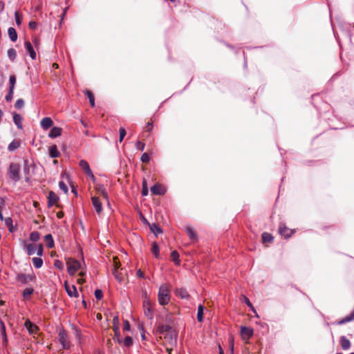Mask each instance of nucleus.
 <instances>
[{
	"label": "nucleus",
	"mask_w": 354,
	"mask_h": 354,
	"mask_svg": "<svg viewBox=\"0 0 354 354\" xmlns=\"http://www.w3.org/2000/svg\"><path fill=\"white\" fill-rule=\"evenodd\" d=\"M25 47L28 53L30 54V57L32 59H36V53L35 52L31 43L29 41H25Z\"/></svg>",
	"instance_id": "obj_15"
},
{
	"label": "nucleus",
	"mask_w": 354,
	"mask_h": 354,
	"mask_svg": "<svg viewBox=\"0 0 354 354\" xmlns=\"http://www.w3.org/2000/svg\"><path fill=\"white\" fill-rule=\"evenodd\" d=\"M151 252L156 257H159V247L156 243H153L151 246Z\"/></svg>",
	"instance_id": "obj_34"
},
{
	"label": "nucleus",
	"mask_w": 354,
	"mask_h": 354,
	"mask_svg": "<svg viewBox=\"0 0 354 354\" xmlns=\"http://www.w3.org/2000/svg\"><path fill=\"white\" fill-rule=\"evenodd\" d=\"M219 354H224L223 350L222 349L221 346H219Z\"/></svg>",
	"instance_id": "obj_64"
},
{
	"label": "nucleus",
	"mask_w": 354,
	"mask_h": 354,
	"mask_svg": "<svg viewBox=\"0 0 354 354\" xmlns=\"http://www.w3.org/2000/svg\"><path fill=\"white\" fill-rule=\"evenodd\" d=\"M19 147V142L18 141H12L9 145H8V149L10 151H14L17 149Z\"/></svg>",
	"instance_id": "obj_38"
},
{
	"label": "nucleus",
	"mask_w": 354,
	"mask_h": 354,
	"mask_svg": "<svg viewBox=\"0 0 354 354\" xmlns=\"http://www.w3.org/2000/svg\"><path fill=\"white\" fill-rule=\"evenodd\" d=\"M244 302L251 308L253 312H255L254 308L252 306V303L250 301L249 299L245 296H243Z\"/></svg>",
	"instance_id": "obj_50"
},
{
	"label": "nucleus",
	"mask_w": 354,
	"mask_h": 354,
	"mask_svg": "<svg viewBox=\"0 0 354 354\" xmlns=\"http://www.w3.org/2000/svg\"><path fill=\"white\" fill-rule=\"evenodd\" d=\"M150 160V156L147 153H144L141 156V161L144 163H147Z\"/></svg>",
	"instance_id": "obj_44"
},
{
	"label": "nucleus",
	"mask_w": 354,
	"mask_h": 354,
	"mask_svg": "<svg viewBox=\"0 0 354 354\" xmlns=\"http://www.w3.org/2000/svg\"><path fill=\"white\" fill-rule=\"evenodd\" d=\"M59 201V197L57 196V194L53 192V191H50L48 194V206L51 207L54 205H55Z\"/></svg>",
	"instance_id": "obj_10"
},
{
	"label": "nucleus",
	"mask_w": 354,
	"mask_h": 354,
	"mask_svg": "<svg viewBox=\"0 0 354 354\" xmlns=\"http://www.w3.org/2000/svg\"><path fill=\"white\" fill-rule=\"evenodd\" d=\"M77 283H80V284H81V283H83L84 282V279H82V278H79V279H77Z\"/></svg>",
	"instance_id": "obj_63"
},
{
	"label": "nucleus",
	"mask_w": 354,
	"mask_h": 354,
	"mask_svg": "<svg viewBox=\"0 0 354 354\" xmlns=\"http://www.w3.org/2000/svg\"><path fill=\"white\" fill-rule=\"evenodd\" d=\"M339 342L344 350H348L351 347V342L344 336L340 337Z\"/></svg>",
	"instance_id": "obj_19"
},
{
	"label": "nucleus",
	"mask_w": 354,
	"mask_h": 354,
	"mask_svg": "<svg viewBox=\"0 0 354 354\" xmlns=\"http://www.w3.org/2000/svg\"><path fill=\"white\" fill-rule=\"evenodd\" d=\"M32 263H33L34 266L36 268H39L43 265V260L39 257H34L32 259Z\"/></svg>",
	"instance_id": "obj_31"
},
{
	"label": "nucleus",
	"mask_w": 354,
	"mask_h": 354,
	"mask_svg": "<svg viewBox=\"0 0 354 354\" xmlns=\"http://www.w3.org/2000/svg\"><path fill=\"white\" fill-rule=\"evenodd\" d=\"M80 166L86 171V173L91 177L94 178L93 172L89 167L88 162L84 160L80 162Z\"/></svg>",
	"instance_id": "obj_14"
},
{
	"label": "nucleus",
	"mask_w": 354,
	"mask_h": 354,
	"mask_svg": "<svg viewBox=\"0 0 354 354\" xmlns=\"http://www.w3.org/2000/svg\"><path fill=\"white\" fill-rule=\"evenodd\" d=\"M147 128L148 131H150L151 129V128H152V124L150 123V122H148L147 125Z\"/></svg>",
	"instance_id": "obj_62"
},
{
	"label": "nucleus",
	"mask_w": 354,
	"mask_h": 354,
	"mask_svg": "<svg viewBox=\"0 0 354 354\" xmlns=\"http://www.w3.org/2000/svg\"><path fill=\"white\" fill-rule=\"evenodd\" d=\"M49 154L51 158H57L60 156V153L56 145H53L50 147Z\"/></svg>",
	"instance_id": "obj_22"
},
{
	"label": "nucleus",
	"mask_w": 354,
	"mask_h": 354,
	"mask_svg": "<svg viewBox=\"0 0 354 354\" xmlns=\"http://www.w3.org/2000/svg\"><path fill=\"white\" fill-rule=\"evenodd\" d=\"M19 171V165L17 163L12 162L10 165L8 171L10 178L15 182L19 181L20 180Z\"/></svg>",
	"instance_id": "obj_3"
},
{
	"label": "nucleus",
	"mask_w": 354,
	"mask_h": 354,
	"mask_svg": "<svg viewBox=\"0 0 354 354\" xmlns=\"http://www.w3.org/2000/svg\"><path fill=\"white\" fill-rule=\"evenodd\" d=\"M119 326H120L119 318L118 316H115L113 319V330L115 331L116 335H118L119 333Z\"/></svg>",
	"instance_id": "obj_25"
},
{
	"label": "nucleus",
	"mask_w": 354,
	"mask_h": 354,
	"mask_svg": "<svg viewBox=\"0 0 354 354\" xmlns=\"http://www.w3.org/2000/svg\"><path fill=\"white\" fill-rule=\"evenodd\" d=\"M4 221H5V224L8 227L9 231L11 232H13L14 227L12 225V219L10 217H8V218H5Z\"/></svg>",
	"instance_id": "obj_35"
},
{
	"label": "nucleus",
	"mask_w": 354,
	"mask_h": 354,
	"mask_svg": "<svg viewBox=\"0 0 354 354\" xmlns=\"http://www.w3.org/2000/svg\"><path fill=\"white\" fill-rule=\"evenodd\" d=\"M262 241L263 243H272L273 241V236L268 232H263L261 235Z\"/></svg>",
	"instance_id": "obj_21"
},
{
	"label": "nucleus",
	"mask_w": 354,
	"mask_h": 354,
	"mask_svg": "<svg viewBox=\"0 0 354 354\" xmlns=\"http://www.w3.org/2000/svg\"><path fill=\"white\" fill-rule=\"evenodd\" d=\"M62 132V129L57 127H54L50 131L48 136L51 138H57L61 136Z\"/></svg>",
	"instance_id": "obj_17"
},
{
	"label": "nucleus",
	"mask_w": 354,
	"mask_h": 354,
	"mask_svg": "<svg viewBox=\"0 0 354 354\" xmlns=\"http://www.w3.org/2000/svg\"><path fill=\"white\" fill-rule=\"evenodd\" d=\"M24 106V101L22 99H19L16 101L15 106L17 109H21Z\"/></svg>",
	"instance_id": "obj_42"
},
{
	"label": "nucleus",
	"mask_w": 354,
	"mask_h": 354,
	"mask_svg": "<svg viewBox=\"0 0 354 354\" xmlns=\"http://www.w3.org/2000/svg\"><path fill=\"white\" fill-rule=\"evenodd\" d=\"M203 310L204 307L203 305H199L198 307V312H197V319L199 322H202L203 320Z\"/></svg>",
	"instance_id": "obj_30"
},
{
	"label": "nucleus",
	"mask_w": 354,
	"mask_h": 354,
	"mask_svg": "<svg viewBox=\"0 0 354 354\" xmlns=\"http://www.w3.org/2000/svg\"><path fill=\"white\" fill-rule=\"evenodd\" d=\"M66 266L70 275H73L80 268V263L72 258L67 259Z\"/></svg>",
	"instance_id": "obj_4"
},
{
	"label": "nucleus",
	"mask_w": 354,
	"mask_h": 354,
	"mask_svg": "<svg viewBox=\"0 0 354 354\" xmlns=\"http://www.w3.org/2000/svg\"><path fill=\"white\" fill-rule=\"evenodd\" d=\"M15 17L16 24L18 26H20L21 24V21H22V16H21V15L19 12H15Z\"/></svg>",
	"instance_id": "obj_41"
},
{
	"label": "nucleus",
	"mask_w": 354,
	"mask_h": 354,
	"mask_svg": "<svg viewBox=\"0 0 354 354\" xmlns=\"http://www.w3.org/2000/svg\"><path fill=\"white\" fill-rule=\"evenodd\" d=\"M186 232L190 239H192V241L197 240L196 233L192 227H187Z\"/></svg>",
	"instance_id": "obj_23"
},
{
	"label": "nucleus",
	"mask_w": 354,
	"mask_h": 354,
	"mask_svg": "<svg viewBox=\"0 0 354 354\" xmlns=\"http://www.w3.org/2000/svg\"><path fill=\"white\" fill-rule=\"evenodd\" d=\"M40 235L38 232H32L30 233V239L33 242H36L39 239Z\"/></svg>",
	"instance_id": "obj_37"
},
{
	"label": "nucleus",
	"mask_w": 354,
	"mask_h": 354,
	"mask_svg": "<svg viewBox=\"0 0 354 354\" xmlns=\"http://www.w3.org/2000/svg\"><path fill=\"white\" fill-rule=\"evenodd\" d=\"M175 293L177 296L180 297L182 299H188L189 297V295L187 290L183 288H176L175 290Z\"/></svg>",
	"instance_id": "obj_16"
},
{
	"label": "nucleus",
	"mask_w": 354,
	"mask_h": 354,
	"mask_svg": "<svg viewBox=\"0 0 354 354\" xmlns=\"http://www.w3.org/2000/svg\"><path fill=\"white\" fill-rule=\"evenodd\" d=\"M13 120H14L15 124L17 126V127L19 129L22 128V124H21L22 117L19 114L15 113L13 115Z\"/></svg>",
	"instance_id": "obj_24"
},
{
	"label": "nucleus",
	"mask_w": 354,
	"mask_h": 354,
	"mask_svg": "<svg viewBox=\"0 0 354 354\" xmlns=\"http://www.w3.org/2000/svg\"><path fill=\"white\" fill-rule=\"evenodd\" d=\"M8 56L11 60H14L16 57V51L14 48H10L8 50Z\"/></svg>",
	"instance_id": "obj_40"
},
{
	"label": "nucleus",
	"mask_w": 354,
	"mask_h": 354,
	"mask_svg": "<svg viewBox=\"0 0 354 354\" xmlns=\"http://www.w3.org/2000/svg\"><path fill=\"white\" fill-rule=\"evenodd\" d=\"M59 187L65 194L68 193V187L63 181L59 183Z\"/></svg>",
	"instance_id": "obj_45"
},
{
	"label": "nucleus",
	"mask_w": 354,
	"mask_h": 354,
	"mask_svg": "<svg viewBox=\"0 0 354 354\" xmlns=\"http://www.w3.org/2000/svg\"><path fill=\"white\" fill-rule=\"evenodd\" d=\"M171 258L176 265L180 263L179 254L176 250H174L171 253Z\"/></svg>",
	"instance_id": "obj_32"
},
{
	"label": "nucleus",
	"mask_w": 354,
	"mask_h": 354,
	"mask_svg": "<svg viewBox=\"0 0 354 354\" xmlns=\"http://www.w3.org/2000/svg\"><path fill=\"white\" fill-rule=\"evenodd\" d=\"M95 297L97 299L100 300L102 298V292L100 289H97L95 291Z\"/></svg>",
	"instance_id": "obj_52"
},
{
	"label": "nucleus",
	"mask_w": 354,
	"mask_h": 354,
	"mask_svg": "<svg viewBox=\"0 0 354 354\" xmlns=\"http://www.w3.org/2000/svg\"><path fill=\"white\" fill-rule=\"evenodd\" d=\"M136 276L138 278H144L145 277L144 272L140 269L137 270Z\"/></svg>",
	"instance_id": "obj_57"
},
{
	"label": "nucleus",
	"mask_w": 354,
	"mask_h": 354,
	"mask_svg": "<svg viewBox=\"0 0 354 354\" xmlns=\"http://www.w3.org/2000/svg\"><path fill=\"white\" fill-rule=\"evenodd\" d=\"M57 216L59 218H61L64 216V212H57Z\"/></svg>",
	"instance_id": "obj_61"
},
{
	"label": "nucleus",
	"mask_w": 354,
	"mask_h": 354,
	"mask_svg": "<svg viewBox=\"0 0 354 354\" xmlns=\"http://www.w3.org/2000/svg\"><path fill=\"white\" fill-rule=\"evenodd\" d=\"M16 76L15 75H11L9 78V90H13L15 89V86L16 83Z\"/></svg>",
	"instance_id": "obj_33"
},
{
	"label": "nucleus",
	"mask_w": 354,
	"mask_h": 354,
	"mask_svg": "<svg viewBox=\"0 0 354 354\" xmlns=\"http://www.w3.org/2000/svg\"><path fill=\"white\" fill-rule=\"evenodd\" d=\"M8 35L12 41H15L17 39V34L14 28H9L8 30Z\"/></svg>",
	"instance_id": "obj_26"
},
{
	"label": "nucleus",
	"mask_w": 354,
	"mask_h": 354,
	"mask_svg": "<svg viewBox=\"0 0 354 354\" xmlns=\"http://www.w3.org/2000/svg\"><path fill=\"white\" fill-rule=\"evenodd\" d=\"M241 335L244 340L249 339L253 335V329L250 327L242 326L241 328Z\"/></svg>",
	"instance_id": "obj_7"
},
{
	"label": "nucleus",
	"mask_w": 354,
	"mask_h": 354,
	"mask_svg": "<svg viewBox=\"0 0 354 354\" xmlns=\"http://www.w3.org/2000/svg\"><path fill=\"white\" fill-rule=\"evenodd\" d=\"M278 232L281 236H283L285 239H288L295 234V230L288 228L284 223H280Z\"/></svg>",
	"instance_id": "obj_5"
},
{
	"label": "nucleus",
	"mask_w": 354,
	"mask_h": 354,
	"mask_svg": "<svg viewBox=\"0 0 354 354\" xmlns=\"http://www.w3.org/2000/svg\"><path fill=\"white\" fill-rule=\"evenodd\" d=\"M145 144L143 143V142H141L140 141H138L136 142V148L138 149V150H140V151H143L144 149H145Z\"/></svg>",
	"instance_id": "obj_54"
},
{
	"label": "nucleus",
	"mask_w": 354,
	"mask_h": 354,
	"mask_svg": "<svg viewBox=\"0 0 354 354\" xmlns=\"http://www.w3.org/2000/svg\"><path fill=\"white\" fill-rule=\"evenodd\" d=\"M119 132H120L119 142H122L124 138L127 135V132H126V130L123 127H121L120 129Z\"/></svg>",
	"instance_id": "obj_43"
},
{
	"label": "nucleus",
	"mask_w": 354,
	"mask_h": 354,
	"mask_svg": "<svg viewBox=\"0 0 354 354\" xmlns=\"http://www.w3.org/2000/svg\"><path fill=\"white\" fill-rule=\"evenodd\" d=\"M53 124V122L52 119L49 117H46L43 118L41 121V126L44 129L46 130L52 127Z\"/></svg>",
	"instance_id": "obj_13"
},
{
	"label": "nucleus",
	"mask_w": 354,
	"mask_h": 354,
	"mask_svg": "<svg viewBox=\"0 0 354 354\" xmlns=\"http://www.w3.org/2000/svg\"><path fill=\"white\" fill-rule=\"evenodd\" d=\"M25 245L28 255H33L36 252V245L33 244H26Z\"/></svg>",
	"instance_id": "obj_28"
},
{
	"label": "nucleus",
	"mask_w": 354,
	"mask_h": 354,
	"mask_svg": "<svg viewBox=\"0 0 354 354\" xmlns=\"http://www.w3.org/2000/svg\"><path fill=\"white\" fill-rule=\"evenodd\" d=\"M36 251H37V254L38 256H41L42 254H43V247H42V245L41 244H39L37 247V248H36Z\"/></svg>",
	"instance_id": "obj_55"
},
{
	"label": "nucleus",
	"mask_w": 354,
	"mask_h": 354,
	"mask_svg": "<svg viewBox=\"0 0 354 354\" xmlns=\"http://www.w3.org/2000/svg\"><path fill=\"white\" fill-rule=\"evenodd\" d=\"M33 288H26L23 291V296L24 297L26 298L29 296H30L33 292Z\"/></svg>",
	"instance_id": "obj_39"
},
{
	"label": "nucleus",
	"mask_w": 354,
	"mask_h": 354,
	"mask_svg": "<svg viewBox=\"0 0 354 354\" xmlns=\"http://www.w3.org/2000/svg\"><path fill=\"white\" fill-rule=\"evenodd\" d=\"M142 194L143 196H147L148 194V189H147L146 180H144L143 183H142Z\"/></svg>",
	"instance_id": "obj_49"
},
{
	"label": "nucleus",
	"mask_w": 354,
	"mask_h": 354,
	"mask_svg": "<svg viewBox=\"0 0 354 354\" xmlns=\"http://www.w3.org/2000/svg\"><path fill=\"white\" fill-rule=\"evenodd\" d=\"M46 245L48 248H52L54 246V241L51 234H47L44 236Z\"/></svg>",
	"instance_id": "obj_27"
},
{
	"label": "nucleus",
	"mask_w": 354,
	"mask_h": 354,
	"mask_svg": "<svg viewBox=\"0 0 354 354\" xmlns=\"http://www.w3.org/2000/svg\"><path fill=\"white\" fill-rule=\"evenodd\" d=\"M26 328L28 329L30 333L33 334L35 333L37 330V327L36 325H35L33 323H32L30 320H26L24 324Z\"/></svg>",
	"instance_id": "obj_18"
},
{
	"label": "nucleus",
	"mask_w": 354,
	"mask_h": 354,
	"mask_svg": "<svg viewBox=\"0 0 354 354\" xmlns=\"http://www.w3.org/2000/svg\"><path fill=\"white\" fill-rule=\"evenodd\" d=\"M98 194L102 196L109 203V196L106 190L103 187H99L97 189Z\"/></svg>",
	"instance_id": "obj_36"
},
{
	"label": "nucleus",
	"mask_w": 354,
	"mask_h": 354,
	"mask_svg": "<svg viewBox=\"0 0 354 354\" xmlns=\"http://www.w3.org/2000/svg\"><path fill=\"white\" fill-rule=\"evenodd\" d=\"M170 290L167 284L162 285L159 288L158 300L160 305L165 306L170 301Z\"/></svg>",
	"instance_id": "obj_1"
},
{
	"label": "nucleus",
	"mask_w": 354,
	"mask_h": 354,
	"mask_svg": "<svg viewBox=\"0 0 354 354\" xmlns=\"http://www.w3.org/2000/svg\"><path fill=\"white\" fill-rule=\"evenodd\" d=\"M92 204L95 211L100 214L102 212V203L100 198L97 196L92 197Z\"/></svg>",
	"instance_id": "obj_12"
},
{
	"label": "nucleus",
	"mask_w": 354,
	"mask_h": 354,
	"mask_svg": "<svg viewBox=\"0 0 354 354\" xmlns=\"http://www.w3.org/2000/svg\"><path fill=\"white\" fill-rule=\"evenodd\" d=\"M73 328L75 330V336L79 338L80 335V330L77 328L75 326H73Z\"/></svg>",
	"instance_id": "obj_59"
},
{
	"label": "nucleus",
	"mask_w": 354,
	"mask_h": 354,
	"mask_svg": "<svg viewBox=\"0 0 354 354\" xmlns=\"http://www.w3.org/2000/svg\"><path fill=\"white\" fill-rule=\"evenodd\" d=\"M132 343V339L131 337L127 336L123 340V345L125 346H130Z\"/></svg>",
	"instance_id": "obj_47"
},
{
	"label": "nucleus",
	"mask_w": 354,
	"mask_h": 354,
	"mask_svg": "<svg viewBox=\"0 0 354 354\" xmlns=\"http://www.w3.org/2000/svg\"><path fill=\"white\" fill-rule=\"evenodd\" d=\"M54 266H55V267L57 268L59 270H62L64 268V264L59 260L55 261V263H54Z\"/></svg>",
	"instance_id": "obj_53"
},
{
	"label": "nucleus",
	"mask_w": 354,
	"mask_h": 354,
	"mask_svg": "<svg viewBox=\"0 0 354 354\" xmlns=\"http://www.w3.org/2000/svg\"><path fill=\"white\" fill-rule=\"evenodd\" d=\"M157 331L159 334L164 335L165 338H167L171 341L173 339L176 340V334H175L174 330L169 325H160L158 326Z\"/></svg>",
	"instance_id": "obj_2"
},
{
	"label": "nucleus",
	"mask_w": 354,
	"mask_h": 354,
	"mask_svg": "<svg viewBox=\"0 0 354 354\" xmlns=\"http://www.w3.org/2000/svg\"><path fill=\"white\" fill-rule=\"evenodd\" d=\"M138 214H139V216H140V220L142 221V222L144 223V224H147V225H149V223H148L147 220L145 218V217L142 215V212L140 211H138Z\"/></svg>",
	"instance_id": "obj_56"
},
{
	"label": "nucleus",
	"mask_w": 354,
	"mask_h": 354,
	"mask_svg": "<svg viewBox=\"0 0 354 354\" xmlns=\"http://www.w3.org/2000/svg\"><path fill=\"white\" fill-rule=\"evenodd\" d=\"M131 330V324L129 322L127 319L124 320V325H123V330L124 331H129Z\"/></svg>",
	"instance_id": "obj_48"
},
{
	"label": "nucleus",
	"mask_w": 354,
	"mask_h": 354,
	"mask_svg": "<svg viewBox=\"0 0 354 354\" xmlns=\"http://www.w3.org/2000/svg\"><path fill=\"white\" fill-rule=\"evenodd\" d=\"M118 263L116 261V259H115V269L113 272V274L115 275V278L119 281H121L122 279L119 277L118 272L116 271V269L118 268Z\"/></svg>",
	"instance_id": "obj_46"
},
{
	"label": "nucleus",
	"mask_w": 354,
	"mask_h": 354,
	"mask_svg": "<svg viewBox=\"0 0 354 354\" xmlns=\"http://www.w3.org/2000/svg\"><path fill=\"white\" fill-rule=\"evenodd\" d=\"M151 192L155 195H163L165 192V189L161 185L156 184L151 187Z\"/></svg>",
	"instance_id": "obj_11"
},
{
	"label": "nucleus",
	"mask_w": 354,
	"mask_h": 354,
	"mask_svg": "<svg viewBox=\"0 0 354 354\" xmlns=\"http://www.w3.org/2000/svg\"><path fill=\"white\" fill-rule=\"evenodd\" d=\"M151 231L156 235L158 236L159 234L162 232L161 228L158 224L152 223L149 224Z\"/></svg>",
	"instance_id": "obj_20"
},
{
	"label": "nucleus",
	"mask_w": 354,
	"mask_h": 354,
	"mask_svg": "<svg viewBox=\"0 0 354 354\" xmlns=\"http://www.w3.org/2000/svg\"><path fill=\"white\" fill-rule=\"evenodd\" d=\"M28 26L30 29L34 30L37 28V23L35 21H32L29 22Z\"/></svg>",
	"instance_id": "obj_58"
},
{
	"label": "nucleus",
	"mask_w": 354,
	"mask_h": 354,
	"mask_svg": "<svg viewBox=\"0 0 354 354\" xmlns=\"http://www.w3.org/2000/svg\"><path fill=\"white\" fill-rule=\"evenodd\" d=\"M64 288H65V290H66L67 294L70 297H78V292H77V288L74 285L70 286L67 283V281H65Z\"/></svg>",
	"instance_id": "obj_8"
},
{
	"label": "nucleus",
	"mask_w": 354,
	"mask_h": 354,
	"mask_svg": "<svg viewBox=\"0 0 354 354\" xmlns=\"http://www.w3.org/2000/svg\"><path fill=\"white\" fill-rule=\"evenodd\" d=\"M58 339L62 347L64 349H68L70 347L69 342L68 341L67 335L64 330H61L58 335Z\"/></svg>",
	"instance_id": "obj_6"
},
{
	"label": "nucleus",
	"mask_w": 354,
	"mask_h": 354,
	"mask_svg": "<svg viewBox=\"0 0 354 354\" xmlns=\"http://www.w3.org/2000/svg\"><path fill=\"white\" fill-rule=\"evenodd\" d=\"M85 95L89 99L90 104L92 107L95 106V97L91 91L87 90L84 92Z\"/></svg>",
	"instance_id": "obj_29"
},
{
	"label": "nucleus",
	"mask_w": 354,
	"mask_h": 354,
	"mask_svg": "<svg viewBox=\"0 0 354 354\" xmlns=\"http://www.w3.org/2000/svg\"><path fill=\"white\" fill-rule=\"evenodd\" d=\"M0 324H1V326L2 333L3 335H5L6 334L5 325H4V324H3V322L2 321H0Z\"/></svg>",
	"instance_id": "obj_60"
},
{
	"label": "nucleus",
	"mask_w": 354,
	"mask_h": 354,
	"mask_svg": "<svg viewBox=\"0 0 354 354\" xmlns=\"http://www.w3.org/2000/svg\"><path fill=\"white\" fill-rule=\"evenodd\" d=\"M34 275L26 274H19L17 275V280L23 283H27L29 281H33L35 279Z\"/></svg>",
	"instance_id": "obj_9"
},
{
	"label": "nucleus",
	"mask_w": 354,
	"mask_h": 354,
	"mask_svg": "<svg viewBox=\"0 0 354 354\" xmlns=\"http://www.w3.org/2000/svg\"><path fill=\"white\" fill-rule=\"evenodd\" d=\"M13 90H9L8 93L6 96V100L7 102H10L13 98Z\"/></svg>",
	"instance_id": "obj_51"
}]
</instances>
